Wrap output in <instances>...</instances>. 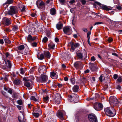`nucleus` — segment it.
Here are the masks:
<instances>
[{
	"instance_id": "nucleus-1",
	"label": "nucleus",
	"mask_w": 122,
	"mask_h": 122,
	"mask_svg": "<svg viewBox=\"0 0 122 122\" xmlns=\"http://www.w3.org/2000/svg\"><path fill=\"white\" fill-rule=\"evenodd\" d=\"M104 111L106 115L110 117L114 116L116 114L114 109L111 107L105 108Z\"/></svg>"
},
{
	"instance_id": "nucleus-2",
	"label": "nucleus",
	"mask_w": 122,
	"mask_h": 122,
	"mask_svg": "<svg viewBox=\"0 0 122 122\" xmlns=\"http://www.w3.org/2000/svg\"><path fill=\"white\" fill-rule=\"evenodd\" d=\"M109 102L111 105L114 106H117L119 103H122L121 101H119L116 97L113 96L110 97L109 98Z\"/></svg>"
},
{
	"instance_id": "nucleus-3",
	"label": "nucleus",
	"mask_w": 122,
	"mask_h": 122,
	"mask_svg": "<svg viewBox=\"0 0 122 122\" xmlns=\"http://www.w3.org/2000/svg\"><path fill=\"white\" fill-rule=\"evenodd\" d=\"M10 8V10L7 11V13H5L6 15H12L16 14L18 12L17 8L15 6H11Z\"/></svg>"
},
{
	"instance_id": "nucleus-4",
	"label": "nucleus",
	"mask_w": 122,
	"mask_h": 122,
	"mask_svg": "<svg viewBox=\"0 0 122 122\" xmlns=\"http://www.w3.org/2000/svg\"><path fill=\"white\" fill-rule=\"evenodd\" d=\"M78 97L76 94H72L68 96L69 100L71 102H77L78 101Z\"/></svg>"
},
{
	"instance_id": "nucleus-5",
	"label": "nucleus",
	"mask_w": 122,
	"mask_h": 122,
	"mask_svg": "<svg viewBox=\"0 0 122 122\" xmlns=\"http://www.w3.org/2000/svg\"><path fill=\"white\" fill-rule=\"evenodd\" d=\"M63 30L64 33L67 35L71 34L72 32L71 28L70 26L65 27L63 28Z\"/></svg>"
},
{
	"instance_id": "nucleus-6",
	"label": "nucleus",
	"mask_w": 122,
	"mask_h": 122,
	"mask_svg": "<svg viewBox=\"0 0 122 122\" xmlns=\"http://www.w3.org/2000/svg\"><path fill=\"white\" fill-rule=\"evenodd\" d=\"M2 21L5 25L8 26L11 24V20L10 18L4 17L3 18Z\"/></svg>"
},
{
	"instance_id": "nucleus-7",
	"label": "nucleus",
	"mask_w": 122,
	"mask_h": 122,
	"mask_svg": "<svg viewBox=\"0 0 122 122\" xmlns=\"http://www.w3.org/2000/svg\"><path fill=\"white\" fill-rule=\"evenodd\" d=\"M97 3V5H99L100 7V8L102 9L106 10H109L112 9V8L110 6H107L105 5L102 4L99 2Z\"/></svg>"
},
{
	"instance_id": "nucleus-8",
	"label": "nucleus",
	"mask_w": 122,
	"mask_h": 122,
	"mask_svg": "<svg viewBox=\"0 0 122 122\" xmlns=\"http://www.w3.org/2000/svg\"><path fill=\"white\" fill-rule=\"evenodd\" d=\"M103 107L102 104L101 103H95L94 105V108L96 110L99 111L102 109Z\"/></svg>"
},
{
	"instance_id": "nucleus-9",
	"label": "nucleus",
	"mask_w": 122,
	"mask_h": 122,
	"mask_svg": "<svg viewBox=\"0 0 122 122\" xmlns=\"http://www.w3.org/2000/svg\"><path fill=\"white\" fill-rule=\"evenodd\" d=\"M88 118L91 122H97V117L95 115L93 114H91L88 116Z\"/></svg>"
},
{
	"instance_id": "nucleus-10",
	"label": "nucleus",
	"mask_w": 122,
	"mask_h": 122,
	"mask_svg": "<svg viewBox=\"0 0 122 122\" xmlns=\"http://www.w3.org/2000/svg\"><path fill=\"white\" fill-rule=\"evenodd\" d=\"M23 79L25 81L24 83V85L27 87H30V82H31L32 81L30 79L25 77Z\"/></svg>"
},
{
	"instance_id": "nucleus-11",
	"label": "nucleus",
	"mask_w": 122,
	"mask_h": 122,
	"mask_svg": "<svg viewBox=\"0 0 122 122\" xmlns=\"http://www.w3.org/2000/svg\"><path fill=\"white\" fill-rule=\"evenodd\" d=\"M27 40L28 41L31 43L33 41L36 39V37H33L30 35H29L27 37Z\"/></svg>"
},
{
	"instance_id": "nucleus-12",
	"label": "nucleus",
	"mask_w": 122,
	"mask_h": 122,
	"mask_svg": "<svg viewBox=\"0 0 122 122\" xmlns=\"http://www.w3.org/2000/svg\"><path fill=\"white\" fill-rule=\"evenodd\" d=\"M46 66H43L40 67L38 68V71L40 73H44L46 71Z\"/></svg>"
},
{
	"instance_id": "nucleus-13",
	"label": "nucleus",
	"mask_w": 122,
	"mask_h": 122,
	"mask_svg": "<svg viewBox=\"0 0 122 122\" xmlns=\"http://www.w3.org/2000/svg\"><path fill=\"white\" fill-rule=\"evenodd\" d=\"M90 67L91 70L92 71H96L98 68L97 65L93 63H91L90 64Z\"/></svg>"
},
{
	"instance_id": "nucleus-14",
	"label": "nucleus",
	"mask_w": 122,
	"mask_h": 122,
	"mask_svg": "<svg viewBox=\"0 0 122 122\" xmlns=\"http://www.w3.org/2000/svg\"><path fill=\"white\" fill-rule=\"evenodd\" d=\"M47 79V76L46 75H43L41 76L40 81L42 82H44L46 81Z\"/></svg>"
},
{
	"instance_id": "nucleus-15",
	"label": "nucleus",
	"mask_w": 122,
	"mask_h": 122,
	"mask_svg": "<svg viewBox=\"0 0 122 122\" xmlns=\"http://www.w3.org/2000/svg\"><path fill=\"white\" fill-rule=\"evenodd\" d=\"M57 115L58 117L60 118L61 120L63 119L64 114L62 111H58L57 112Z\"/></svg>"
},
{
	"instance_id": "nucleus-16",
	"label": "nucleus",
	"mask_w": 122,
	"mask_h": 122,
	"mask_svg": "<svg viewBox=\"0 0 122 122\" xmlns=\"http://www.w3.org/2000/svg\"><path fill=\"white\" fill-rule=\"evenodd\" d=\"M74 65L75 67L77 69L81 66L82 64L80 62L77 61L74 63Z\"/></svg>"
},
{
	"instance_id": "nucleus-17",
	"label": "nucleus",
	"mask_w": 122,
	"mask_h": 122,
	"mask_svg": "<svg viewBox=\"0 0 122 122\" xmlns=\"http://www.w3.org/2000/svg\"><path fill=\"white\" fill-rule=\"evenodd\" d=\"M79 44L78 43H74L72 42L71 44V49L73 50H74L75 48L79 46Z\"/></svg>"
},
{
	"instance_id": "nucleus-18",
	"label": "nucleus",
	"mask_w": 122,
	"mask_h": 122,
	"mask_svg": "<svg viewBox=\"0 0 122 122\" xmlns=\"http://www.w3.org/2000/svg\"><path fill=\"white\" fill-rule=\"evenodd\" d=\"M45 3L43 1H41L39 5L38 6V7L39 9H41L42 10H43L45 9Z\"/></svg>"
},
{
	"instance_id": "nucleus-19",
	"label": "nucleus",
	"mask_w": 122,
	"mask_h": 122,
	"mask_svg": "<svg viewBox=\"0 0 122 122\" xmlns=\"http://www.w3.org/2000/svg\"><path fill=\"white\" fill-rule=\"evenodd\" d=\"M57 29L58 30L61 29L63 27V24L60 22H58L56 25Z\"/></svg>"
},
{
	"instance_id": "nucleus-20",
	"label": "nucleus",
	"mask_w": 122,
	"mask_h": 122,
	"mask_svg": "<svg viewBox=\"0 0 122 122\" xmlns=\"http://www.w3.org/2000/svg\"><path fill=\"white\" fill-rule=\"evenodd\" d=\"M3 38L5 42L6 43L8 44H10L11 43V42L9 39L6 36H4L3 37Z\"/></svg>"
},
{
	"instance_id": "nucleus-21",
	"label": "nucleus",
	"mask_w": 122,
	"mask_h": 122,
	"mask_svg": "<svg viewBox=\"0 0 122 122\" xmlns=\"http://www.w3.org/2000/svg\"><path fill=\"white\" fill-rule=\"evenodd\" d=\"M44 54L46 57L49 58H50L51 55L50 53L48 51H44Z\"/></svg>"
},
{
	"instance_id": "nucleus-22",
	"label": "nucleus",
	"mask_w": 122,
	"mask_h": 122,
	"mask_svg": "<svg viewBox=\"0 0 122 122\" xmlns=\"http://www.w3.org/2000/svg\"><path fill=\"white\" fill-rule=\"evenodd\" d=\"M51 77L53 79H55L57 78V76L56 75V73L54 71L51 73Z\"/></svg>"
},
{
	"instance_id": "nucleus-23",
	"label": "nucleus",
	"mask_w": 122,
	"mask_h": 122,
	"mask_svg": "<svg viewBox=\"0 0 122 122\" xmlns=\"http://www.w3.org/2000/svg\"><path fill=\"white\" fill-rule=\"evenodd\" d=\"M77 56L78 58L81 59L83 57V55L80 51H77L76 53Z\"/></svg>"
},
{
	"instance_id": "nucleus-24",
	"label": "nucleus",
	"mask_w": 122,
	"mask_h": 122,
	"mask_svg": "<svg viewBox=\"0 0 122 122\" xmlns=\"http://www.w3.org/2000/svg\"><path fill=\"white\" fill-rule=\"evenodd\" d=\"M79 90V86L77 85H75L74 86L73 88V91L74 92H77Z\"/></svg>"
},
{
	"instance_id": "nucleus-25",
	"label": "nucleus",
	"mask_w": 122,
	"mask_h": 122,
	"mask_svg": "<svg viewBox=\"0 0 122 122\" xmlns=\"http://www.w3.org/2000/svg\"><path fill=\"white\" fill-rule=\"evenodd\" d=\"M13 1V0H7L6 2L3 5H7V6L9 4H11Z\"/></svg>"
},
{
	"instance_id": "nucleus-26",
	"label": "nucleus",
	"mask_w": 122,
	"mask_h": 122,
	"mask_svg": "<svg viewBox=\"0 0 122 122\" xmlns=\"http://www.w3.org/2000/svg\"><path fill=\"white\" fill-rule=\"evenodd\" d=\"M50 13L52 15H55L56 13V10L54 8L51 9L50 10Z\"/></svg>"
},
{
	"instance_id": "nucleus-27",
	"label": "nucleus",
	"mask_w": 122,
	"mask_h": 122,
	"mask_svg": "<svg viewBox=\"0 0 122 122\" xmlns=\"http://www.w3.org/2000/svg\"><path fill=\"white\" fill-rule=\"evenodd\" d=\"M25 48L24 46L23 45H21L19 46L18 48V52H20V51L24 49Z\"/></svg>"
},
{
	"instance_id": "nucleus-28",
	"label": "nucleus",
	"mask_w": 122,
	"mask_h": 122,
	"mask_svg": "<svg viewBox=\"0 0 122 122\" xmlns=\"http://www.w3.org/2000/svg\"><path fill=\"white\" fill-rule=\"evenodd\" d=\"M5 63L8 65L7 67L10 68L11 67V64L10 61L7 60V62H5Z\"/></svg>"
},
{
	"instance_id": "nucleus-29",
	"label": "nucleus",
	"mask_w": 122,
	"mask_h": 122,
	"mask_svg": "<svg viewBox=\"0 0 122 122\" xmlns=\"http://www.w3.org/2000/svg\"><path fill=\"white\" fill-rule=\"evenodd\" d=\"M14 84L16 85H18L20 83V81L18 79H15L14 81Z\"/></svg>"
},
{
	"instance_id": "nucleus-30",
	"label": "nucleus",
	"mask_w": 122,
	"mask_h": 122,
	"mask_svg": "<svg viewBox=\"0 0 122 122\" xmlns=\"http://www.w3.org/2000/svg\"><path fill=\"white\" fill-rule=\"evenodd\" d=\"M48 46L50 48L53 49L55 46V45L54 44L50 43L48 45Z\"/></svg>"
},
{
	"instance_id": "nucleus-31",
	"label": "nucleus",
	"mask_w": 122,
	"mask_h": 122,
	"mask_svg": "<svg viewBox=\"0 0 122 122\" xmlns=\"http://www.w3.org/2000/svg\"><path fill=\"white\" fill-rule=\"evenodd\" d=\"M37 57L40 60H42L44 58V56L43 54H41L40 55V56L38 55Z\"/></svg>"
},
{
	"instance_id": "nucleus-32",
	"label": "nucleus",
	"mask_w": 122,
	"mask_h": 122,
	"mask_svg": "<svg viewBox=\"0 0 122 122\" xmlns=\"http://www.w3.org/2000/svg\"><path fill=\"white\" fill-rule=\"evenodd\" d=\"M117 81L119 82H121L122 81V76H119L117 79Z\"/></svg>"
},
{
	"instance_id": "nucleus-33",
	"label": "nucleus",
	"mask_w": 122,
	"mask_h": 122,
	"mask_svg": "<svg viewBox=\"0 0 122 122\" xmlns=\"http://www.w3.org/2000/svg\"><path fill=\"white\" fill-rule=\"evenodd\" d=\"M17 102L18 104L20 105H22L23 104V102L22 100H20L17 101Z\"/></svg>"
},
{
	"instance_id": "nucleus-34",
	"label": "nucleus",
	"mask_w": 122,
	"mask_h": 122,
	"mask_svg": "<svg viewBox=\"0 0 122 122\" xmlns=\"http://www.w3.org/2000/svg\"><path fill=\"white\" fill-rule=\"evenodd\" d=\"M30 99L31 100H33L35 101H37V99L34 96H32L30 98Z\"/></svg>"
},
{
	"instance_id": "nucleus-35",
	"label": "nucleus",
	"mask_w": 122,
	"mask_h": 122,
	"mask_svg": "<svg viewBox=\"0 0 122 122\" xmlns=\"http://www.w3.org/2000/svg\"><path fill=\"white\" fill-rule=\"evenodd\" d=\"M48 41V38L46 37H45L43 39L42 41L45 43Z\"/></svg>"
},
{
	"instance_id": "nucleus-36",
	"label": "nucleus",
	"mask_w": 122,
	"mask_h": 122,
	"mask_svg": "<svg viewBox=\"0 0 122 122\" xmlns=\"http://www.w3.org/2000/svg\"><path fill=\"white\" fill-rule=\"evenodd\" d=\"M80 1L83 5H85L86 3V1L85 0H80Z\"/></svg>"
},
{
	"instance_id": "nucleus-37",
	"label": "nucleus",
	"mask_w": 122,
	"mask_h": 122,
	"mask_svg": "<svg viewBox=\"0 0 122 122\" xmlns=\"http://www.w3.org/2000/svg\"><path fill=\"white\" fill-rule=\"evenodd\" d=\"M70 81L72 84H74L75 82V79L73 78L71 79Z\"/></svg>"
},
{
	"instance_id": "nucleus-38",
	"label": "nucleus",
	"mask_w": 122,
	"mask_h": 122,
	"mask_svg": "<svg viewBox=\"0 0 122 122\" xmlns=\"http://www.w3.org/2000/svg\"><path fill=\"white\" fill-rule=\"evenodd\" d=\"M31 43V45L33 46H36L37 45V43L36 42H31L30 43Z\"/></svg>"
},
{
	"instance_id": "nucleus-39",
	"label": "nucleus",
	"mask_w": 122,
	"mask_h": 122,
	"mask_svg": "<svg viewBox=\"0 0 122 122\" xmlns=\"http://www.w3.org/2000/svg\"><path fill=\"white\" fill-rule=\"evenodd\" d=\"M33 115L34 116L36 117H38L39 116V114L38 113H34L33 114Z\"/></svg>"
},
{
	"instance_id": "nucleus-40",
	"label": "nucleus",
	"mask_w": 122,
	"mask_h": 122,
	"mask_svg": "<svg viewBox=\"0 0 122 122\" xmlns=\"http://www.w3.org/2000/svg\"><path fill=\"white\" fill-rule=\"evenodd\" d=\"M60 3L62 5H63L65 1V0H58Z\"/></svg>"
},
{
	"instance_id": "nucleus-41",
	"label": "nucleus",
	"mask_w": 122,
	"mask_h": 122,
	"mask_svg": "<svg viewBox=\"0 0 122 122\" xmlns=\"http://www.w3.org/2000/svg\"><path fill=\"white\" fill-rule=\"evenodd\" d=\"M28 78V79H30L32 81V80H34V78L33 76H29V78Z\"/></svg>"
},
{
	"instance_id": "nucleus-42",
	"label": "nucleus",
	"mask_w": 122,
	"mask_h": 122,
	"mask_svg": "<svg viewBox=\"0 0 122 122\" xmlns=\"http://www.w3.org/2000/svg\"><path fill=\"white\" fill-rule=\"evenodd\" d=\"M118 76V75L116 74H115L113 75V78L114 79H116Z\"/></svg>"
},
{
	"instance_id": "nucleus-43",
	"label": "nucleus",
	"mask_w": 122,
	"mask_h": 122,
	"mask_svg": "<svg viewBox=\"0 0 122 122\" xmlns=\"http://www.w3.org/2000/svg\"><path fill=\"white\" fill-rule=\"evenodd\" d=\"M49 98L47 96L46 97H44L43 98V99L44 101H47L48 100Z\"/></svg>"
},
{
	"instance_id": "nucleus-44",
	"label": "nucleus",
	"mask_w": 122,
	"mask_h": 122,
	"mask_svg": "<svg viewBox=\"0 0 122 122\" xmlns=\"http://www.w3.org/2000/svg\"><path fill=\"white\" fill-rule=\"evenodd\" d=\"M103 24V23L102 22H96L95 24H94V25H98L99 24Z\"/></svg>"
},
{
	"instance_id": "nucleus-45",
	"label": "nucleus",
	"mask_w": 122,
	"mask_h": 122,
	"mask_svg": "<svg viewBox=\"0 0 122 122\" xmlns=\"http://www.w3.org/2000/svg\"><path fill=\"white\" fill-rule=\"evenodd\" d=\"M75 8H72L70 9L71 12L72 13H74L75 12Z\"/></svg>"
},
{
	"instance_id": "nucleus-46",
	"label": "nucleus",
	"mask_w": 122,
	"mask_h": 122,
	"mask_svg": "<svg viewBox=\"0 0 122 122\" xmlns=\"http://www.w3.org/2000/svg\"><path fill=\"white\" fill-rule=\"evenodd\" d=\"M20 73L22 74H24L25 73V72L23 68H21L20 70Z\"/></svg>"
},
{
	"instance_id": "nucleus-47",
	"label": "nucleus",
	"mask_w": 122,
	"mask_h": 122,
	"mask_svg": "<svg viewBox=\"0 0 122 122\" xmlns=\"http://www.w3.org/2000/svg\"><path fill=\"white\" fill-rule=\"evenodd\" d=\"M91 34V32H88L87 34V37L88 39H90V36Z\"/></svg>"
},
{
	"instance_id": "nucleus-48",
	"label": "nucleus",
	"mask_w": 122,
	"mask_h": 122,
	"mask_svg": "<svg viewBox=\"0 0 122 122\" xmlns=\"http://www.w3.org/2000/svg\"><path fill=\"white\" fill-rule=\"evenodd\" d=\"M97 2H97V1H96V2H95L94 3L93 6H94V7L95 8H96V5H97Z\"/></svg>"
},
{
	"instance_id": "nucleus-49",
	"label": "nucleus",
	"mask_w": 122,
	"mask_h": 122,
	"mask_svg": "<svg viewBox=\"0 0 122 122\" xmlns=\"http://www.w3.org/2000/svg\"><path fill=\"white\" fill-rule=\"evenodd\" d=\"M96 60V59L95 57L94 56H92L91 58V60L93 61H94Z\"/></svg>"
},
{
	"instance_id": "nucleus-50",
	"label": "nucleus",
	"mask_w": 122,
	"mask_h": 122,
	"mask_svg": "<svg viewBox=\"0 0 122 122\" xmlns=\"http://www.w3.org/2000/svg\"><path fill=\"white\" fill-rule=\"evenodd\" d=\"M113 40V39L111 38H109L108 39V41L109 42H112Z\"/></svg>"
},
{
	"instance_id": "nucleus-51",
	"label": "nucleus",
	"mask_w": 122,
	"mask_h": 122,
	"mask_svg": "<svg viewBox=\"0 0 122 122\" xmlns=\"http://www.w3.org/2000/svg\"><path fill=\"white\" fill-rule=\"evenodd\" d=\"M103 76H102V75L100 76L99 77V80L100 81H101L102 82V77H103Z\"/></svg>"
},
{
	"instance_id": "nucleus-52",
	"label": "nucleus",
	"mask_w": 122,
	"mask_h": 122,
	"mask_svg": "<svg viewBox=\"0 0 122 122\" xmlns=\"http://www.w3.org/2000/svg\"><path fill=\"white\" fill-rule=\"evenodd\" d=\"M116 88L119 90H120L121 89V87L119 85H118L117 87Z\"/></svg>"
},
{
	"instance_id": "nucleus-53",
	"label": "nucleus",
	"mask_w": 122,
	"mask_h": 122,
	"mask_svg": "<svg viewBox=\"0 0 122 122\" xmlns=\"http://www.w3.org/2000/svg\"><path fill=\"white\" fill-rule=\"evenodd\" d=\"M75 2V1L74 0H70L69 1V3L71 4H72Z\"/></svg>"
},
{
	"instance_id": "nucleus-54",
	"label": "nucleus",
	"mask_w": 122,
	"mask_h": 122,
	"mask_svg": "<svg viewBox=\"0 0 122 122\" xmlns=\"http://www.w3.org/2000/svg\"><path fill=\"white\" fill-rule=\"evenodd\" d=\"M55 41L56 42H58L59 41V39L58 38H55Z\"/></svg>"
},
{
	"instance_id": "nucleus-55",
	"label": "nucleus",
	"mask_w": 122,
	"mask_h": 122,
	"mask_svg": "<svg viewBox=\"0 0 122 122\" xmlns=\"http://www.w3.org/2000/svg\"><path fill=\"white\" fill-rule=\"evenodd\" d=\"M83 31L85 32H87V28H83L82 29Z\"/></svg>"
},
{
	"instance_id": "nucleus-56",
	"label": "nucleus",
	"mask_w": 122,
	"mask_h": 122,
	"mask_svg": "<svg viewBox=\"0 0 122 122\" xmlns=\"http://www.w3.org/2000/svg\"><path fill=\"white\" fill-rule=\"evenodd\" d=\"M8 92L10 94H11L12 93V90L11 89H9L8 91Z\"/></svg>"
},
{
	"instance_id": "nucleus-57",
	"label": "nucleus",
	"mask_w": 122,
	"mask_h": 122,
	"mask_svg": "<svg viewBox=\"0 0 122 122\" xmlns=\"http://www.w3.org/2000/svg\"><path fill=\"white\" fill-rule=\"evenodd\" d=\"M1 93L4 95L6 97H7L6 96L5 94L6 93L5 92L2 91H1Z\"/></svg>"
},
{
	"instance_id": "nucleus-58",
	"label": "nucleus",
	"mask_w": 122,
	"mask_h": 122,
	"mask_svg": "<svg viewBox=\"0 0 122 122\" xmlns=\"http://www.w3.org/2000/svg\"><path fill=\"white\" fill-rule=\"evenodd\" d=\"M5 55L6 57H8L10 56V54L8 52H6L5 54Z\"/></svg>"
},
{
	"instance_id": "nucleus-59",
	"label": "nucleus",
	"mask_w": 122,
	"mask_h": 122,
	"mask_svg": "<svg viewBox=\"0 0 122 122\" xmlns=\"http://www.w3.org/2000/svg\"><path fill=\"white\" fill-rule=\"evenodd\" d=\"M4 43L3 40V39L0 40V44H3Z\"/></svg>"
},
{
	"instance_id": "nucleus-60",
	"label": "nucleus",
	"mask_w": 122,
	"mask_h": 122,
	"mask_svg": "<svg viewBox=\"0 0 122 122\" xmlns=\"http://www.w3.org/2000/svg\"><path fill=\"white\" fill-rule=\"evenodd\" d=\"M25 7L24 6L23 8H22V9L21 10V11H24L25 10Z\"/></svg>"
},
{
	"instance_id": "nucleus-61",
	"label": "nucleus",
	"mask_w": 122,
	"mask_h": 122,
	"mask_svg": "<svg viewBox=\"0 0 122 122\" xmlns=\"http://www.w3.org/2000/svg\"><path fill=\"white\" fill-rule=\"evenodd\" d=\"M112 55H113L117 57L118 56V55L117 54H116V53H112Z\"/></svg>"
},
{
	"instance_id": "nucleus-62",
	"label": "nucleus",
	"mask_w": 122,
	"mask_h": 122,
	"mask_svg": "<svg viewBox=\"0 0 122 122\" xmlns=\"http://www.w3.org/2000/svg\"><path fill=\"white\" fill-rule=\"evenodd\" d=\"M64 80L65 81H68V79L66 77H65L64 78Z\"/></svg>"
},
{
	"instance_id": "nucleus-63",
	"label": "nucleus",
	"mask_w": 122,
	"mask_h": 122,
	"mask_svg": "<svg viewBox=\"0 0 122 122\" xmlns=\"http://www.w3.org/2000/svg\"><path fill=\"white\" fill-rule=\"evenodd\" d=\"M17 107L19 110H21V106H19V105H17Z\"/></svg>"
},
{
	"instance_id": "nucleus-64",
	"label": "nucleus",
	"mask_w": 122,
	"mask_h": 122,
	"mask_svg": "<svg viewBox=\"0 0 122 122\" xmlns=\"http://www.w3.org/2000/svg\"><path fill=\"white\" fill-rule=\"evenodd\" d=\"M62 68H65L66 67L65 65L64 64H63L62 65Z\"/></svg>"
}]
</instances>
